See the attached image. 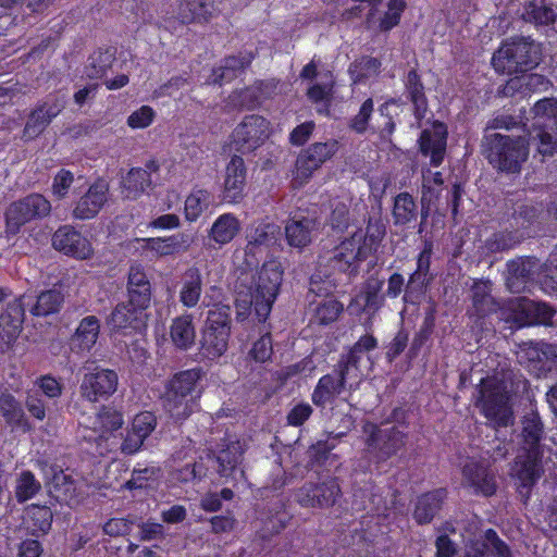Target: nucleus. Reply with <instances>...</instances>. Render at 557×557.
Masks as SVG:
<instances>
[{"mask_svg":"<svg viewBox=\"0 0 557 557\" xmlns=\"http://www.w3.org/2000/svg\"><path fill=\"white\" fill-rule=\"evenodd\" d=\"M212 295L206 294L202 305L208 307L205 325L201 330L198 355L201 360L214 361L228 348L232 329V308L222 302H214L213 295L221 294V288L210 286Z\"/></svg>","mask_w":557,"mask_h":557,"instance_id":"obj_1","label":"nucleus"},{"mask_svg":"<svg viewBox=\"0 0 557 557\" xmlns=\"http://www.w3.org/2000/svg\"><path fill=\"white\" fill-rule=\"evenodd\" d=\"M282 281L283 270L277 262L263 263L249 299L237 298L235 301L237 321H245L253 311L259 322H265L278 295Z\"/></svg>","mask_w":557,"mask_h":557,"instance_id":"obj_2","label":"nucleus"},{"mask_svg":"<svg viewBox=\"0 0 557 557\" xmlns=\"http://www.w3.org/2000/svg\"><path fill=\"white\" fill-rule=\"evenodd\" d=\"M205 375L200 367L182 370L173 374L165 385L164 410L175 422H183L194 412L201 391L199 383Z\"/></svg>","mask_w":557,"mask_h":557,"instance_id":"obj_3","label":"nucleus"},{"mask_svg":"<svg viewBox=\"0 0 557 557\" xmlns=\"http://www.w3.org/2000/svg\"><path fill=\"white\" fill-rule=\"evenodd\" d=\"M543 57L542 46L531 37L512 36L494 51L491 64L500 75L523 74L537 67Z\"/></svg>","mask_w":557,"mask_h":557,"instance_id":"obj_4","label":"nucleus"},{"mask_svg":"<svg viewBox=\"0 0 557 557\" xmlns=\"http://www.w3.org/2000/svg\"><path fill=\"white\" fill-rule=\"evenodd\" d=\"M481 153L496 172L518 174L529 157V140L523 136L484 134Z\"/></svg>","mask_w":557,"mask_h":557,"instance_id":"obj_5","label":"nucleus"},{"mask_svg":"<svg viewBox=\"0 0 557 557\" xmlns=\"http://www.w3.org/2000/svg\"><path fill=\"white\" fill-rule=\"evenodd\" d=\"M531 124L522 123L533 139H537V150L543 156L557 153V99L543 98L531 109Z\"/></svg>","mask_w":557,"mask_h":557,"instance_id":"obj_6","label":"nucleus"},{"mask_svg":"<svg viewBox=\"0 0 557 557\" xmlns=\"http://www.w3.org/2000/svg\"><path fill=\"white\" fill-rule=\"evenodd\" d=\"M363 453L376 466L386 462L405 446L406 434L396 426L381 428L366 421L362 424Z\"/></svg>","mask_w":557,"mask_h":557,"instance_id":"obj_7","label":"nucleus"},{"mask_svg":"<svg viewBox=\"0 0 557 557\" xmlns=\"http://www.w3.org/2000/svg\"><path fill=\"white\" fill-rule=\"evenodd\" d=\"M475 405L490 428L499 430L513 424L510 397L500 384L483 380Z\"/></svg>","mask_w":557,"mask_h":557,"instance_id":"obj_8","label":"nucleus"},{"mask_svg":"<svg viewBox=\"0 0 557 557\" xmlns=\"http://www.w3.org/2000/svg\"><path fill=\"white\" fill-rule=\"evenodd\" d=\"M358 235L351 234L335 245L326 256V267L332 273L344 274L348 280L356 278L361 264L370 257L359 243Z\"/></svg>","mask_w":557,"mask_h":557,"instance_id":"obj_9","label":"nucleus"},{"mask_svg":"<svg viewBox=\"0 0 557 557\" xmlns=\"http://www.w3.org/2000/svg\"><path fill=\"white\" fill-rule=\"evenodd\" d=\"M51 211L50 201L41 194L33 193L16 201H13L4 213L5 232L8 235H16L26 223L42 219Z\"/></svg>","mask_w":557,"mask_h":557,"instance_id":"obj_10","label":"nucleus"},{"mask_svg":"<svg viewBox=\"0 0 557 557\" xmlns=\"http://www.w3.org/2000/svg\"><path fill=\"white\" fill-rule=\"evenodd\" d=\"M271 123L262 115L249 114L232 132V144L243 154L260 148L270 137Z\"/></svg>","mask_w":557,"mask_h":557,"instance_id":"obj_11","label":"nucleus"},{"mask_svg":"<svg viewBox=\"0 0 557 557\" xmlns=\"http://www.w3.org/2000/svg\"><path fill=\"white\" fill-rule=\"evenodd\" d=\"M347 366L338 360L331 373L322 375L311 394V400L318 408L324 409L333 405L336 398L346 389L348 380L358 379Z\"/></svg>","mask_w":557,"mask_h":557,"instance_id":"obj_12","label":"nucleus"},{"mask_svg":"<svg viewBox=\"0 0 557 557\" xmlns=\"http://www.w3.org/2000/svg\"><path fill=\"white\" fill-rule=\"evenodd\" d=\"M281 235V227L269 218L251 223L246 230L245 260L247 264L259 263V256L273 246Z\"/></svg>","mask_w":557,"mask_h":557,"instance_id":"obj_13","label":"nucleus"},{"mask_svg":"<svg viewBox=\"0 0 557 557\" xmlns=\"http://www.w3.org/2000/svg\"><path fill=\"white\" fill-rule=\"evenodd\" d=\"M338 150V141L331 139L325 143H313L301 150L295 162L294 178L300 185L305 184L325 161Z\"/></svg>","mask_w":557,"mask_h":557,"instance_id":"obj_14","label":"nucleus"},{"mask_svg":"<svg viewBox=\"0 0 557 557\" xmlns=\"http://www.w3.org/2000/svg\"><path fill=\"white\" fill-rule=\"evenodd\" d=\"M342 496L336 478L321 482H306L298 491V502L302 507L330 508Z\"/></svg>","mask_w":557,"mask_h":557,"instance_id":"obj_15","label":"nucleus"},{"mask_svg":"<svg viewBox=\"0 0 557 557\" xmlns=\"http://www.w3.org/2000/svg\"><path fill=\"white\" fill-rule=\"evenodd\" d=\"M542 460L543 455L527 453L518 455L515 460L512 475L516 480L517 491L524 504H527L530 498L532 487L544 472Z\"/></svg>","mask_w":557,"mask_h":557,"instance_id":"obj_16","label":"nucleus"},{"mask_svg":"<svg viewBox=\"0 0 557 557\" xmlns=\"http://www.w3.org/2000/svg\"><path fill=\"white\" fill-rule=\"evenodd\" d=\"M25 318L24 296L7 304L0 314V351H8L16 342Z\"/></svg>","mask_w":557,"mask_h":557,"instance_id":"obj_17","label":"nucleus"},{"mask_svg":"<svg viewBox=\"0 0 557 557\" xmlns=\"http://www.w3.org/2000/svg\"><path fill=\"white\" fill-rule=\"evenodd\" d=\"M52 247L65 256L85 260L91 257V243L74 226L61 225L52 235Z\"/></svg>","mask_w":557,"mask_h":557,"instance_id":"obj_18","label":"nucleus"},{"mask_svg":"<svg viewBox=\"0 0 557 557\" xmlns=\"http://www.w3.org/2000/svg\"><path fill=\"white\" fill-rule=\"evenodd\" d=\"M119 377L114 370L96 368L84 375L81 392L89 401L108 399L117 388Z\"/></svg>","mask_w":557,"mask_h":557,"instance_id":"obj_19","label":"nucleus"},{"mask_svg":"<svg viewBox=\"0 0 557 557\" xmlns=\"http://www.w3.org/2000/svg\"><path fill=\"white\" fill-rule=\"evenodd\" d=\"M462 485L471 488L474 495L493 496L497 491L495 476L480 460L469 458L461 468Z\"/></svg>","mask_w":557,"mask_h":557,"instance_id":"obj_20","label":"nucleus"},{"mask_svg":"<svg viewBox=\"0 0 557 557\" xmlns=\"http://www.w3.org/2000/svg\"><path fill=\"white\" fill-rule=\"evenodd\" d=\"M247 168L240 156L234 154L225 166L222 201L228 205L240 203L245 196Z\"/></svg>","mask_w":557,"mask_h":557,"instance_id":"obj_21","label":"nucleus"},{"mask_svg":"<svg viewBox=\"0 0 557 557\" xmlns=\"http://www.w3.org/2000/svg\"><path fill=\"white\" fill-rule=\"evenodd\" d=\"M141 242L144 250L151 251L157 258H163L187 252L194 243V236L180 232L164 237L143 238Z\"/></svg>","mask_w":557,"mask_h":557,"instance_id":"obj_22","label":"nucleus"},{"mask_svg":"<svg viewBox=\"0 0 557 557\" xmlns=\"http://www.w3.org/2000/svg\"><path fill=\"white\" fill-rule=\"evenodd\" d=\"M109 186L103 180H98L76 202L72 215L76 220L95 218L108 200Z\"/></svg>","mask_w":557,"mask_h":557,"instance_id":"obj_23","label":"nucleus"},{"mask_svg":"<svg viewBox=\"0 0 557 557\" xmlns=\"http://www.w3.org/2000/svg\"><path fill=\"white\" fill-rule=\"evenodd\" d=\"M447 129L443 123H438L433 131L423 129L420 133L418 144L421 156L430 158V164L440 166L446 154Z\"/></svg>","mask_w":557,"mask_h":557,"instance_id":"obj_24","label":"nucleus"},{"mask_svg":"<svg viewBox=\"0 0 557 557\" xmlns=\"http://www.w3.org/2000/svg\"><path fill=\"white\" fill-rule=\"evenodd\" d=\"M127 300L147 310L151 305L152 286L141 264H132L126 282Z\"/></svg>","mask_w":557,"mask_h":557,"instance_id":"obj_25","label":"nucleus"},{"mask_svg":"<svg viewBox=\"0 0 557 557\" xmlns=\"http://www.w3.org/2000/svg\"><path fill=\"white\" fill-rule=\"evenodd\" d=\"M545 430L540 413L531 410L521 419L520 446L522 453L543 455Z\"/></svg>","mask_w":557,"mask_h":557,"instance_id":"obj_26","label":"nucleus"},{"mask_svg":"<svg viewBox=\"0 0 557 557\" xmlns=\"http://www.w3.org/2000/svg\"><path fill=\"white\" fill-rule=\"evenodd\" d=\"M521 20L536 29L553 27L557 22V5L552 0H525L521 8Z\"/></svg>","mask_w":557,"mask_h":557,"instance_id":"obj_27","label":"nucleus"},{"mask_svg":"<svg viewBox=\"0 0 557 557\" xmlns=\"http://www.w3.org/2000/svg\"><path fill=\"white\" fill-rule=\"evenodd\" d=\"M0 413L12 432L29 433L34 430L22 403L9 392L0 395Z\"/></svg>","mask_w":557,"mask_h":557,"instance_id":"obj_28","label":"nucleus"},{"mask_svg":"<svg viewBox=\"0 0 557 557\" xmlns=\"http://www.w3.org/2000/svg\"><path fill=\"white\" fill-rule=\"evenodd\" d=\"M447 496L446 487L434 488L419 495L412 513L414 521L420 525L432 522L442 509Z\"/></svg>","mask_w":557,"mask_h":557,"instance_id":"obj_29","label":"nucleus"},{"mask_svg":"<svg viewBox=\"0 0 557 557\" xmlns=\"http://www.w3.org/2000/svg\"><path fill=\"white\" fill-rule=\"evenodd\" d=\"M146 310L132 305L131 301L119 302L108 317L107 323L114 332L137 330L143 324Z\"/></svg>","mask_w":557,"mask_h":557,"instance_id":"obj_30","label":"nucleus"},{"mask_svg":"<svg viewBox=\"0 0 557 557\" xmlns=\"http://www.w3.org/2000/svg\"><path fill=\"white\" fill-rule=\"evenodd\" d=\"M537 259L525 256L511 259L507 262L506 284L511 292L519 293L533 280Z\"/></svg>","mask_w":557,"mask_h":557,"instance_id":"obj_31","label":"nucleus"},{"mask_svg":"<svg viewBox=\"0 0 557 557\" xmlns=\"http://www.w3.org/2000/svg\"><path fill=\"white\" fill-rule=\"evenodd\" d=\"M405 96L412 104V112L417 120H422L429 109L425 86L417 69H411L403 78Z\"/></svg>","mask_w":557,"mask_h":557,"instance_id":"obj_32","label":"nucleus"},{"mask_svg":"<svg viewBox=\"0 0 557 557\" xmlns=\"http://www.w3.org/2000/svg\"><path fill=\"white\" fill-rule=\"evenodd\" d=\"M203 292V277L199 268H187L181 276L178 300L187 309L196 308Z\"/></svg>","mask_w":557,"mask_h":557,"instance_id":"obj_33","label":"nucleus"},{"mask_svg":"<svg viewBox=\"0 0 557 557\" xmlns=\"http://www.w3.org/2000/svg\"><path fill=\"white\" fill-rule=\"evenodd\" d=\"M60 111L55 103L42 102L37 104L27 116L23 128V138L32 140L40 136Z\"/></svg>","mask_w":557,"mask_h":557,"instance_id":"obj_34","label":"nucleus"},{"mask_svg":"<svg viewBox=\"0 0 557 557\" xmlns=\"http://www.w3.org/2000/svg\"><path fill=\"white\" fill-rule=\"evenodd\" d=\"M99 333L100 321L96 315L83 318L70 337L71 350L76 354L89 352L97 343Z\"/></svg>","mask_w":557,"mask_h":557,"instance_id":"obj_35","label":"nucleus"},{"mask_svg":"<svg viewBox=\"0 0 557 557\" xmlns=\"http://www.w3.org/2000/svg\"><path fill=\"white\" fill-rule=\"evenodd\" d=\"M255 53L246 52L239 55H227L221 61V65L212 70L211 79L213 84L223 85L230 83L238 73L250 66L255 59Z\"/></svg>","mask_w":557,"mask_h":557,"instance_id":"obj_36","label":"nucleus"},{"mask_svg":"<svg viewBox=\"0 0 557 557\" xmlns=\"http://www.w3.org/2000/svg\"><path fill=\"white\" fill-rule=\"evenodd\" d=\"M240 227V221L234 213H222L212 223L208 238L219 247H223L238 235Z\"/></svg>","mask_w":557,"mask_h":557,"instance_id":"obj_37","label":"nucleus"},{"mask_svg":"<svg viewBox=\"0 0 557 557\" xmlns=\"http://www.w3.org/2000/svg\"><path fill=\"white\" fill-rule=\"evenodd\" d=\"M170 337L176 348L190 349L196 338L193 314L184 313L174 318L170 326Z\"/></svg>","mask_w":557,"mask_h":557,"instance_id":"obj_38","label":"nucleus"},{"mask_svg":"<svg viewBox=\"0 0 557 557\" xmlns=\"http://www.w3.org/2000/svg\"><path fill=\"white\" fill-rule=\"evenodd\" d=\"M490 281L475 280L471 286L472 307L478 318H485L497 311L498 305L493 298Z\"/></svg>","mask_w":557,"mask_h":557,"instance_id":"obj_39","label":"nucleus"},{"mask_svg":"<svg viewBox=\"0 0 557 557\" xmlns=\"http://www.w3.org/2000/svg\"><path fill=\"white\" fill-rule=\"evenodd\" d=\"M52 520L53 515L48 506L32 504L26 508V530L34 536L47 534L51 529Z\"/></svg>","mask_w":557,"mask_h":557,"instance_id":"obj_40","label":"nucleus"},{"mask_svg":"<svg viewBox=\"0 0 557 557\" xmlns=\"http://www.w3.org/2000/svg\"><path fill=\"white\" fill-rule=\"evenodd\" d=\"M314 221L308 216L292 218L285 225V238L289 246L304 248L311 243Z\"/></svg>","mask_w":557,"mask_h":557,"instance_id":"obj_41","label":"nucleus"},{"mask_svg":"<svg viewBox=\"0 0 557 557\" xmlns=\"http://www.w3.org/2000/svg\"><path fill=\"white\" fill-rule=\"evenodd\" d=\"M540 214L541 210L536 206L532 203H520L504 222L516 231H521L522 237L527 238Z\"/></svg>","mask_w":557,"mask_h":557,"instance_id":"obj_42","label":"nucleus"},{"mask_svg":"<svg viewBox=\"0 0 557 557\" xmlns=\"http://www.w3.org/2000/svg\"><path fill=\"white\" fill-rule=\"evenodd\" d=\"M502 225L499 231L494 232L485 240V247L492 253L511 250L525 240L521 233H519L520 231H516L505 224V222Z\"/></svg>","mask_w":557,"mask_h":557,"instance_id":"obj_43","label":"nucleus"},{"mask_svg":"<svg viewBox=\"0 0 557 557\" xmlns=\"http://www.w3.org/2000/svg\"><path fill=\"white\" fill-rule=\"evenodd\" d=\"M392 215L395 225L404 226L417 221L419 208L410 193L401 191L394 197Z\"/></svg>","mask_w":557,"mask_h":557,"instance_id":"obj_44","label":"nucleus"},{"mask_svg":"<svg viewBox=\"0 0 557 557\" xmlns=\"http://www.w3.org/2000/svg\"><path fill=\"white\" fill-rule=\"evenodd\" d=\"M352 234L359 236V243L372 256L377 251L386 234V227L381 218L369 216L366 230L358 228Z\"/></svg>","mask_w":557,"mask_h":557,"instance_id":"obj_45","label":"nucleus"},{"mask_svg":"<svg viewBox=\"0 0 557 557\" xmlns=\"http://www.w3.org/2000/svg\"><path fill=\"white\" fill-rule=\"evenodd\" d=\"M377 339L372 334H364L350 347L347 354L341 355L339 361L354 371L355 376H360V361L364 352L374 350Z\"/></svg>","mask_w":557,"mask_h":557,"instance_id":"obj_46","label":"nucleus"},{"mask_svg":"<svg viewBox=\"0 0 557 557\" xmlns=\"http://www.w3.org/2000/svg\"><path fill=\"white\" fill-rule=\"evenodd\" d=\"M211 205V193L195 186L184 202V216L189 223L196 222Z\"/></svg>","mask_w":557,"mask_h":557,"instance_id":"obj_47","label":"nucleus"},{"mask_svg":"<svg viewBox=\"0 0 557 557\" xmlns=\"http://www.w3.org/2000/svg\"><path fill=\"white\" fill-rule=\"evenodd\" d=\"M523 314V321L517 315L520 325H550L555 315V310L545 302L531 301L520 312Z\"/></svg>","mask_w":557,"mask_h":557,"instance_id":"obj_48","label":"nucleus"},{"mask_svg":"<svg viewBox=\"0 0 557 557\" xmlns=\"http://www.w3.org/2000/svg\"><path fill=\"white\" fill-rule=\"evenodd\" d=\"M64 302V296L60 290L48 289L41 292L36 302L30 308V313L35 317H48L58 313Z\"/></svg>","mask_w":557,"mask_h":557,"instance_id":"obj_49","label":"nucleus"},{"mask_svg":"<svg viewBox=\"0 0 557 557\" xmlns=\"http://www.w3.org/2000/svg\"><path fill=\"white\" fill-rule=\"evenodd\" d=\"M151 185L150 172L141 168H133L123 180L125 196L129 199L139 197Z\"/></svg>","mask_w":557,"mask_h":557,"instance_id":"obj_50","label":"nucleus"},{"mask_svg":"<svg viewBox=\"0 0 557 557\" xmlns=\"http://www.w3.org/2000/svg\"><path fill=\"white\" fill-rule=\"evenodd\" d=\"M381 61L371 55H362L350 63L348 72L356 84L364 83L366 79L377 75L381 69Z\"/></svg>","mask_w":557,"mask_h":557,"instance_id":"obj_51","label":"nucleus"},{"mask_svg":"<svg viewBox=\"0 0 557 557\" xmlns=\"http://www.w3.org/2000/svg\"><path fill=\"white\" fill-rule=\"evenodd\" d=\"M545 77L540 74H531L529 76H519L513 74L503 86L498 88V95L504 97H513L517 94H523L524 87H533L543 85Z\"/></svg>","mask_w":557,"mask_h":557,"instance_id":"obj_52","label":"nucleus"},{"mask_svg":"<svg viewBox=\"0 0 557 557\" xmlns=\"http://www.w3.org/2000/svg\"><path fill=\"white\" fill-rule=\"evenodd\" d=\"M243 449L239 442H231L224 448L219 450L216 461L219 463V473L228 475L240 463L243 458Z\"/></svg>","mask_w":557,"mask_h":557,"instance_id":"obj_53","label":"nucleus"},{"mask_svg":"<svg viewBox=\"0 0 557 557\" xmlns=\"http://www.w3.org/2000/svg\"><path fill=\"white\" fill-rule=\"evenodd\" d=\"M115 61L114 52L109 49L99 48L94 51L88 59V65L86 66L87 75L89 78H101L111 69Z\"/></svg>","mask_w":557,"mask_h":557,"instance_id":"obj_54","label":"nucleus"},{"mask_svg":"<svg viewBox=\"0 0 557 557\" xmlns=\"http://www.w3.org/2000/svg\"><path fill=\"white\" fill-rule=\"evenodd\" d=\"M228 103L237 110H256L263 103L253 85L236 89L228 96Z\"/></svg>","mask_w":557,"mask_h":557,"instance_id":"obj_55","label":"nucleus"},{"mask_svg":"<svg viewBox=\"0 0 557 557\" xmlns=\"http://www.w3.org/2000/svg\"><path fill=\"white\" fill-rule=\"evenodd\" d=\"M41 490L40 482L35 478L30 470H24L20 473L15 484V498L17 503L23 504L34 498Z\"/></svg>","mask_w":557,"mask_h":557,"instance_id":"obj_56","label":"nucleus"},{"mask_svg":"<svg viewBox=\"0 0 557 557\" xmlns=\"http://www.w3.org/2000/svg\"><path fill=\"white\" fill-rule=\"evenodd\" d=\"M344 311V305L335 298H326L314 309L313 323L329 325L335 322Z\"/></svg>","mask_w":557,"mask_h":557,"instance_id":"obj_57","label":"nucleus"},{"mask_svg":"<svg viewBox=\"0 0 557 557\" xmlns=\"http://www.w3.org/2000/svg\"><path fill=\"white\" fill-rule=\"evenodd\" d=\"M273 356V339L270 332H265L258 339L252 342L248 357L258 363L270 361Z\"/></svg>","mask_w":557,"mask_h":557,"instance_id":"obj_58","label":"nucleus"},{"mask_svg":"<svg viewBox=\"0 0 557 557\" xmlns=\"http://www.w3.org/2000/svg\"><path fill=\"white\" fill-rule=\"evenodd\" d=\"M96 423L103 432H113L122 428L123 413L110 406H102L96 416Z\"/></svg>","mask_w":557,"mask_h":557,"instance_id":"obj_59","label":"nucleus"},{"mask_svg":"<svg viewBox=\"0 0 557 557\" xmlns=\"http://www.w3.org/2000/svg\"><path fill=\"white\" fill-rule=\"evenodd\" d=\"M433 275H426L424 273H420L418 271H413L408 278V282L405 287L404 293V301H411L410 298L413 296H421L425 293L428 286L433 281Z\"/></svg>","mask_w":557,"mask_h":557,"instance_id":"obj_60","label":"nucleus"},{"mask_svg":"<svg viewBox=\"0 0 557 557\" xmlns=\"http://www.w3.org/2000/svg\"><path fill=\"white\" fill-rule=\"evenodd\" d=\"M374 111V102L372 98L366 99L356 115L349 122L348 127L357 134H364L368 131L369 122Z\"/></svg>","mask_w":557,"mask_h":557,"instance_id":"obj_61","label":"nucleus"},{"mask_svg":"<svg viewBox=\"0 0 557 557\" xmlns=\"http://www.w3.org/2000/svg\"><path fill=\"white\" fill-rule=\"evenodd\" d=\"M543 491L541 506L548 513L550 522L557 524V481L545 480L543 482Z\"/></svg>","mask_w":557,"mask_h":557,"instance_id":"obj_62","label":"nucleus"},{"mask_svg":"<svg viewBox=\"0 0 557 557\" xmlns=\"http://www.w3.org/2000/svg\"><path fill=\"white\" fill-rule=\"evenodd\" d=\"M530 361H548L557 368V344L537 343L528 348Z\"/></svg>","mask_w":557,"mask_h":557,"instance_id":"obj_63","label":"nucleus"},{"mask_svg":"<svg viewBox=\"0 0 557 557\" xmlns=\"http://www.w3.org/2000/svg\"><path fill=\"white\" fill-rule=\"evenodd\" d=\"M483 543H486L487 553L495 557H512L509 546L498 536L497 532L490 528L484 531Z\"/></svg>","mask_w":557,"mask_h":557,"instance_id":"obj_64","label":"nucleus"}]
</instances>
